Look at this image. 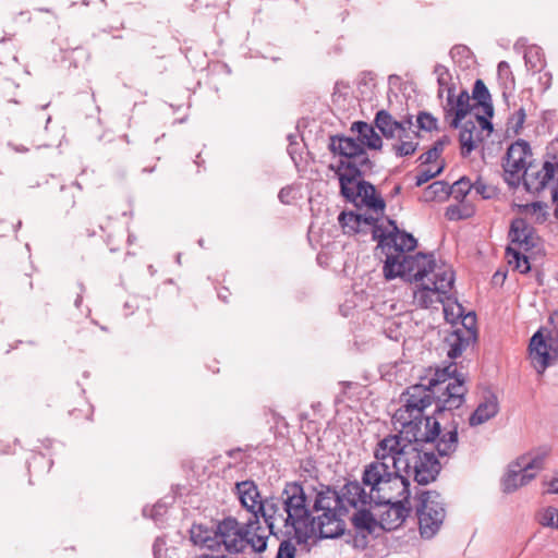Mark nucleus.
I'll use <instances>...</instances> for the list:
<instances>
[{
  "label": "nucleus",
  "mask_w": 558,
  "mask_h": 558,
  "mask_svg": "<svg viewBox=\"0 0 558 558\" xmlns=\"http://www.w3.org/2000/svg\"><path fill=\"white\" fill-rule=\"evenodd\" d=\"M373 238L386 255L383 267L387 280L402 278L415 283L413 303L416 306H428L439 301L441 294L454 280L452 267L438 263L432 254H410L416 247V239L400 231L393 220L387 226H373Z\"/></svg>",
  "instance_id": "nucleus-1"
},
{
  "label": "nucleus",
  "mask_w": 558,
  "mask_h": 558,
  "mask_svg": "<svg viewBox=\"0 0 558 558\" xmlns=\"http://www.w3.org/2000/svg\"><path fill=\"white\" fill-rule=\"evenodd\" d=\"M466 391L464 378L456 375V367L450 365L437 371L428 386L416 384L407 389L403 405L392 416L393 425L403 427V433L412 437L435 439L440 434V425L435 418L424 416V410L433 401L438 411L458 409L464 402Z\"/></svg>",
  "instance_id": "nucleus-2"
},
{
  "label": "nucleus",
  "mask_w": 558,
  "mask_h": 558,
  "mask_svg": "<svg viewBox=\"0 0 558 558\" xmlns=\"http://www.w3.org/2000/svg\"><path fill=\"white\" fill-rule=\"evenodd\" d=\"M235 488L242 507L254 514V519L260 514L269 534L295 537L299 542L313 534L314 524L308 517L304 487L300 484L287 483L279 498L264 501L253 481L236 483Z\"/></svg>",
  "instance_id": "nucleus-3"
},
{
  "label": "nucleus",
  "mask_w": 558,
  "mask_h": 558,
  "mask_svg": "<svg viewBox=\"0 0 558 558\" xmlns=\"http://www.w3.org/2000/svg\"><path fill=\"white\" fill-rule=\"evenodd\" d=\"M398 428V434L388 435L377 442L375 460L389 464L408 478L413 476L421 485L433 482L439 473L440 464L433 452L423 451L418 446L420 442H432L434 439L412 437L403 433V427Z\"/></svg>",
  "instance_id": "nucleus-4"
},
{
  "label": "nucleus",
  "mask_w": 558,
  "mask_h": 558,
  "mask_svg": "<svg viewBox=\"0 0 558 558\" xmlns=\"http://www.w3.org/2000/svg\"><path fill=\"white\" fill-rule=\"evenodd\" d=\"M343 494L352 508L380 505L397 498H410V481L389 464L374 460L364 466L362 483H347Z\"/></svg>",
  "instance_id": "nucleus-5"
},
{
  "label": "nucleus",
  "mask_w": 558,
  "mask_h": 558,
  "mask_svg": "<svg viewBox=\"0 0 558 558\" xmlns=\"http://www.w3.org/2000/svg\"><path fill=\"white\" fill-rule=\"evenodd\" d=\"M305 493L306 508L310 520L314 524L313 534L308 537L319 535L322 538H335L343 534L345 530L344 517L349 511L350 504L344 498L343 488L341 494L335 489L319 485L312 487Z\"/></svg>",
  "instance_id": "nucleus-6"
},
{
  "label": "nucleus",
  "mask_w": 558,
  "mask_h": 558,
  "mask_svg": "<svg viewBox=\"0 0 558 558\" xmlns=\"http://www.w3.org/2000/svg\"><path fill=\"white\" fill-rule=\"evenodd\" d=\"M216 538L218 553L221 547L230 554L242 553L247 545L254 551L263 553L267 548L268 534L258 519L241 524L236 519L228 517L216 524Z\"/></svg>",
  "instance_id": "nucleus-7"
},
{
  "label": "nucleus",
  "mask_w": 558,
  "mask_h": 558,
  "mask_svg": "<svg viewBox=\"0 0 558 558\" xmlns=\"http://www.w3.org/2000/svg\"><path fill=\"white\" fill-rule=\"evenodd\" d=\"M337 173L342 196L356 207H366L371 213L364 217V221L368 226H374L384 215L386 207L384 199L377 195L371 183L361 180V169L357 167L342 163Z\"/></svg>",
  "instance_id": "nucleus-8"
},
{
  "label": "nucleus",
  "mask_w": 558,
  "mask_h": 558,
  "mask_svg": "<svg viewBox=\"0 0 558 558\" xmlns=\"http://www.w3.org/2000/svg\"><path fill=\"white\" fill-rule=\"evenodd\" d=\"M415 514L420 535L425 539L433 538L441 529L446 508L440 494L435 490H423L416 496Z\"/></svg>",
  "instance_id": "nucleus-9"
},
{
  "label": "nucleus",
  "mask_w": 558,
  "mask_h": 558,
  "mask_svg": "<svg viewBox=\"0 0 558 558\" xmlns=\"http://www.w3.org/2000/svg\"><path fill=\"white\" fill-rule=\"evenodd\" d=\"M438 83V96L442 98L446 94V104L444 110L446 119L449 120L450 126L457 129L461 124L470 111V95L466 90H461L456 96V86L452 83V76L448 69L444 65H436L434 70Z\"/></svg>",
  "instance_id": "nucleus-10"
},
{
  "label": "nucleus",
  "mask_w": 558,
  "mask_h": 558,
  "mask_svg": "<svg viewBox=\"0 0 558 558\" xmlns=\"http://www.w3.org/2000/svg\"><path fill=\"white\" fill-rule=\"evenodd\" d=\"M532 150L527 142L518 140L512 143L504 158L505 180L510 186H518L522 175L532 165Z\"/></svg>",
  "instance_id": "nucleus-11"
},
{
  "label": "nucleus",
  "mask_w": 558,
  "mask_h": 558,
  "mask_svg": "<svg viewBox=\"0 0 558 558\" xmlns=\"http://www.w3.org/2000/svg\"><path fill=\"white\" fill-rule=\"evenodd\" d=\"M460 325L457 324L445 337L444 347L450 359H456L476 339V317L470 312L462 315Z\"/></svg>",
  "instance_id": "nucleus-12"
},
{
  "label": "nucleus",
  "mask_w": 558,
  "mask_h": 558,
  "mask_svg": "<svg viewBox=\"0 0 558 558\" xmlns=\"http://www.w3.org/2000/svg\"><path fill=\"white\" fill-rule=\"evenodd\" d=\"M462 121L463 119L461 122ZM492 131L493 124L485 117L478 114L470 116L469 112L464 118L459 135L461 154L463 156L469 155L477 147L484 137L489 136Z\"/></svg>",
  "instance_id": "nucleus-13"
},
{
  "label": "nucleus",
  "mask_w": 558,
  "mask_h": 558,
  "mask_svg": "<svg viewBox=\"0 0 558 558\" xmlns=\"http://www.w3.org/2000/svg\"><path fill=\"white\" fill-rule=\"evenodd\" d=\"M558 175V156L548 157L541 167L531 165L522 180L529 192H541Z\"/></svg>",
  "instance_id": "nucleus-14"
},
{
  "label": "nucleus",
  "mask_w": 558,
  "mask_h": 558,
  "mask_svg": "<svg viewBox=\"0 0 558 558\" xmlns=\"http://www.w3.org/2000/svg\"><path fill=\"white\" fill-rule=\"evenodd\" d=\"M530 357L536 372L543 374L558 359L556 340L553 338L545 340L543 333L537 331L530 341Z\"/></svg>",
  "instance_id": "nucleus-15"
},
{
  "label": "nucleus",
  "mask_w": 558,
  "mask_h": 558,
  "mask_svg": "<svg viewBox=\"0 0 558 558\" xmlns=\"http://www.w3.org/2000/svg\"><path fill=\"white\" fill-rule=\"evenodd\" d=\"M330 148L332 151L348 158V161H341L338 169L342 163H351L360 169V167L368 166L369 159L367 154L360 143V141L351 137H332L330 142Z\"/></svg>",
  "instance_id": "nucleus-16"
},
{
  "label": "nucleus",
  "mask_w": 558,
  "mask_h": 558,
  "mask_svg": "<svg viewBox=\"0 0 558 558\" xmlns=\"http://www.w3.org/2000/svg\"><path fill=\"white\" fill-rule=\"evenodd\" d=\"M386 510L380 514L379 527L385 531H393L398 529L408 518L410 513L409 498H397L391 501H383Z\"/></svg>",
  "instance_id": "nucleus-17"
},
{
  "label": "nucleus",
  "mask_w": 558,
  "mask_h": 558,
  "mask_svg": "<svg viewBox=\"0 0 558 558\" xmlns=\"http://www.w3.org/2000/svg\"><path fill=\"white\" fill-rule=\"evenodd\" d=\"M509 238L511 245L517 250L530 252L537 245L538 238L534 233V229L525 221V219L518 218L511 223Z\"/></svg>",
  "instance_id": "nucleus-18"
},
{
  "label": "nucleus",
  "mask_w": 558,
  "mask_h": 558,
  "mask_svg": "<svg viewBox=\"0 0 558 558\" xmlns=\"http://www.w3.org/2000/svg\"><path fill=\"white\" fill-rule=\"evenodd\" d=\"M412 119L408 118L407 128H403V132L391 140V150L398 157L411 156L418 147V133L412 130Z\"/></svg>",
  "instance_id": "nucleus-19"
},
{
  "label": "nucleus",
  "mask_w": 558,
  "mask_h": 558,
  "mask_svg": "<svg viewBox=\"0 0 558 558\" xmlns=\"http://www.w3.org/2000/svg\"><path fill=\"white\" fill-rule=\"evenodd\" d=\"M498 412L499 402L497 397L494 393H488L471 414L469 423L471 426L482 425L495 417Z\"/></svg>",
  "instance_id": "nucleus-20"
},
{
  "label": "nucleus",
  "mask_w": 558,
  "mask_h": 558,
  "mask_svg": "<svg viewBox=\"0 0 558 558\" xmlns=\"http://www.w3.org/2000/svg\"><path fill=\"white\" fill-rule=\"evenodd\" d=\"M375 125L386 140H392L407 128L408 118L397 121L388 111L379 110L375 116Z\"/></svg>",
  "instance_id": "nucleus-21"
},
{
  "label": "nucleus",
  "mask_w": 558,
  "mask_h": 558,
  "mask_svg": "<svg viewBox=\"0 0 558 558\" xmlns=\"http://www.w3.org/2000/svg\"><path fill=\"white\" fill-rule=\"evenodd\" d=\"M454 281L451 286L441 294L440 300L432 303L428 306H421L422 308L435 307L437 304H442L445 319L452 325V328L459 323L460 318L463 315V307L456 300H451L449 298V292L453 288Z\"/></svg>",
  "instance_id": "nucleus-22"
},
{
  "label": "nucleus",
  "mask_w": 558,
  "mask_h": 558,
  "mask_svg": "<svg viewBox=\"0 0 558 558\" xmlns=\"http://www.w3.org/2000/svg\"><path fill=\"white\" fill-rule=\"evenodd\" d=\"M351 131L356 132L359 135L360 143L369 149L379 150L383 147V140L380 135L375 131L374 126L363 122H354L351 126Z\"/></svg>",
  "instance_id": "nucleus-23"
},
{
  "label": "nucleus",
  "mask_w": 558,
  "mask_h": 558,
  "mask_svg": "<svg viewBox=\"0 0 558 558\" xmlns=\"http://www.w3.org/2000/svg\"><path fill=\"white\" fill-rule=\"evenodd\" d=\"M535 477V473H524L517 464L510 465L502 480V489L505 493H512L526 485Z\"/></svg>",
  "instance_id": "nucleus-24"
},
{
  "label": "nucleus",
  "mask_w": 558,
  "mask_h": 558,
  "mask_svg": "<svg viewBox=\"0 0 558 558\" xmlns=\"http://www.w3.org/2000/svg\"><path fill=\"white\" fill-rule=\"evenodd\" d=\"M191 541L196 546L218 553L216 527L214 530H210L202 524L193 525L191 529Z\"/></svg>",
  "instance_id": "nucleus-25"
},
{
  "label": "nucleus",
  "mask_w": 558,
  "mask_h": 558,
  "mask_svg": "<svg viewBox=\"0 0 558 558\" xmlns=\"http://www.w3.org/2000/svg\"><path fill=\"white\" fill-rule=\"evenodd\" d=\"M546 452H534L520 457L515 464L524 473H537L543 469Z\"/></svg>",
  "instance_id": "nucleus-26"
},
{
  "label": "nucleus",
  "mask_w": 558,
  "mask_h": 558,
  "mask_svg": "<svg viewBox=\"0 0 558 558\" xmlns=\"http://www.w3.org/2000/svg\"><path fill=\"white\" fill-rule=\"evenodd\" d=\"M436 442V449L439 456H449L454 452L458 446V432L457 428H452L446 433H444L440 437L439 435L433 440Z\"/></svg>",
  "instance_id": "nucleus-27"
},
{
  "label": "nucleus",
  "mask_w": 558,
  "mask_h": 558,
  "mask_svg": "<svg viewBox=\"0 0 558 558\" xmlns=\"http://www.w3.org/2000/svg\"><path fill=\"white\" fill-rule=\"evenodd\" d=\"M360 508L361 509L352 518L354 526L361 532H366L368 534L375 533L379 523L374 519L369 511L363 509L364 507Z\"/></svg>",
  "instance_id": "nucleus-28"
},
{
  "label": "nucleus",
  "mask_w": 558,
  "mask_h": 558,
  "mask_svg": "<svg viewBox=\"0 0 558 558\" xmlns=\"http://www.w3.org/2000/svg\"><path fill=\"white\" fill-rule=\"evenodd\" d=\"M519 211L534 222H543L547 217V205L543 202L523 204L519 205Z\"/></svg>",
  "instance_id": "nucleus-29"
},
{
  "label": "nucleus",
  "mask_w": 558,
  "mask_h": 558,
  "mask_svg": "<svg viewBox=\"0 0 558 558\" xmlns=\"http://www.w3.org/2000/svg\"><path fill=\"white\" fill-rule=\"evenodd\" d=\"M368 216V214L365 215H355L353 213H341L338 217V221L340 226L342 227L344 233H356L361 232V226L362 223L367 225L364 221V217Z\"/></svg>",
  "instance_id": "nucleus-30"
},
{
  "label": "nucleus",
  "mask_w": 558,
  "mask_h": 558,
  "mask_svg": "<svg viewBox=\"0 0 558 558\" xmlns=\"http://www.w3.org/2000/svg\"><path fill=\"white\" fill-rule=\"evenodd\" d=\"M449 194V185L446 182L435 181L424 190L422 198L425 202L442 201Z\"/></svg>",
  "instance_id": "nucleus-31"
},
{
  "label": "nucleus",
  "mask_w": 558,
  "mask_h": 558,
  "mask_svg": "<svg viewBox=\"0 0 558 558\" xmlns=\"http://www.w3.org/2000/svg\"><path fill=\"white\" fill-rule=\"evenodd\" d=\"M525 65L530 71L541 72L545 65L542 49L536 46L526 48L524 52Z\"/></svg>",
  "instance_id": "nucleus-32"
},
{
  "label": "nucleus",
  "mask_w": 558,
  "mask_h": 558,
  "mask_svg": "<svg viewBox=\"0 0 558 558\" xmlns=\"http://www.w3.org/2000/svg\"><path fill=\"white\" fill-rule=\"evenodd\" d=\"M526 252L517 250L515 247H507V258L510 265H513L517 270L521 274H525L530 270L529 258Z\"/></svg>",
  "instance_id": "nucleus-33"
},
{
  "label": "nucleus",
  "mask_w": 558,
  "mask_h": 558,
  "mask_svg": "<svg viewBox=\"0 0 558 558\" xmlns=\"http://www.w3.org/2000/svg\"><path fill=\"white\" fill-rule=\"evenodd\" d=\"M473 99L484 107V111L489 117L493 116V107L490 104V95L484 82L477 80L473 87Z\"/></svg>",
  "instance_id": "nucleus-34"
},
{
  "label": "nucleus",
  "mask_w": 558,
  "mask_h": 558,
  "mask_svg": "<svg viewBox=\"0 0 558 558\" xmlns=\"http://www.w3.org/2000/svg\"><path fill=\"white\" fill-rule=\"evenodd\" d=\"M537 519L543 526L558 530V508L547 507L542 509Z\"/></svg>",
  "instance_id": "nucleus-35"
},
{
  "label": "nucleus",
  "mask_w": 558,
  "mask_h": 558,
  "mask_svg": "<svg viewBox=\"0 0 558 558\" xmlns=\"http://www.w3.org/2000/svg\"><path fill=\"white\" fill-rule=\"evenodd\" d=\"M525 118V110L523 108H519L508 120V131H512L513 134H519L523 128Z\"/></svg>",
  "instance_id": "nucleus-36"
},
{
  "label": "nucleus",
  "mask_w": 558,
  "mask_h": 558,
  "mask_svg": "<svg viewBox=\"0 0 558 558\" xmlns=\"http://www.w3.org/2000/svg\"><path fill=\"white\" fill-rule=\"evenodd\" d=\"M444 170V165H438L436 167H428L426 169H422L417 174H416V181H415V184L417 186H421L423 185L424 183L428 182L429 180H432L433 178L437 177L438 174L441 173V171Z\"/></svg>",
  "instance_id": "nucleus-37"
},
{
  "label": "nucleus",
  "mask_w": 558,
  "mask_h": 558,
  "mask_svg": "<svg viewBox=\"0 0 558 558\" xmlns=\"http://www.w3.org/2000/svg\"><path fill=\"white\" fill-rule=\"evenodd\" d=\"M288 539H284L280 543L276 558H295L296 548L291 543V539H295L298 543H300L295 537H289L286 536ZM310 538L306 539V542ZM305 543V541L303 542Z\"/></svg>",
  "instance_id": "nucleus-38"
},
{
  "label": "nucleus",
  "mask_w": 558,
  "mask_h": 558,
  "mask_svg": "<svg viewBox=\"0 0 558 558\" xmlns=\"http://www.w3.org/2000/svg\"><path fill=\"white\" fill-rule=\"evenodd\" d=\"M444 150V145L441 142H437L432 148H429L426 153L420 156V160L422 165H430L440 157Z\"/></svg>",
  "instance_id": "nucleus-39"
},
{
  "label": "nucleus",
  "mask_w": 558,
  "mask_h": 558,
  "mask_svg": "<svg viewBox=\"0 0 558 558\" xmlns=\"http://www.w3.org/2000/svg\"><path fill=\"white\" fill-rule=\"evenodd\" d=\"M417 125L421 130L432 131L437 126V120L427 112H421L416 119Z\"/></svg>",
  "instance_id": "nucleus-40"
},
{
  "label": "nucleus",
  "mask_w": 558,
  "mask_h": 558,
  "mask_svg": "<svg viewBox=\"0 0 558 558\" xmlns=\"http://www.w3.org/2000/svg\"><path fill=\"white\" fill-rule=\"evenodd\" d=\"M473 190V184L469 182V180L461 179L457 181L452 185V193L454 194L456 198L464 197L469 192Z\"/></svg>",
  "instance_id": "nucleus-41"
},
{
  "label": "nucleus",
  "mask_w": 558,
  "mask_h": 558,
  "mask_svg": "<svg viewBox=\"0 0 558 558\" xmlns=\"http://www.w3.org/2000/svg\"><path fill=\"white\" fill-rule=\"evenodd\" d=\"M385 331L390 339L396 341H398L402 336V332L399 330V325L396 320H388L385 327Z\"/></svg>",
  "instance_id": "nucleus-42"
},
{
  "label": "nucleus",
  "mask_w": 558,
  "mask_h": 558,
  "mask_svg": "<svg viewBox=\"0 0 558 558\" xmlns=\"http://www.w3.org/2000/svg\"><path fill=\"white\" fill-rule=\"evenodd\" d=\"M476 194L482 195L483 198H489L492 196L493 190L486 186L483 182L477 181L473 184V190Z\"/></svg>",
  "instance_id": "nucleus-43"
},
{
  "label": "nucleus",
  "mask_w": 558,
  "mask_h": 558,
  "mask_svg": "<svg viewBox=\"0 0 558 558\" xmlns=\"http://www.w3.org/2000/svg\"><path fill=\"white\" fill-rule=\"evenodd\" d=\"M497 72H498L499 77H501V78H505V80L512 78L510 65L506 61L499 62Z\"/></svg>",
  "instance_id": "nucleus-44"
},
{
  "label": "nucleus",
  "mask_w": 558,
  "mask_h": 558,
  "mask_svg": "<svg viewBox=\"0 0 558 558\" xmlns=\"http://www.w3.org/2000/svg\"><path fill=\"white\" fill-rule=\"evenodd\" d=\"M292 193L293 189L291 186H287L280 190L278 197L281 203L290 204L293 198Z\"/></svg>",
  "instance_id": "nucleus-45"
},
{
  "label": "nucleus",
  "mask_w": 558,
  "mask_h": 558,
  "mask_svg": "<svg viewBox=\"0 0 558 558\" xmlns=\"http://www.w3.org/2000/svg\"><path fill=\"white\" fill-rule=\"evenodd\" d=\"M548 323L551 327V332H554L558 337V312H554L550 314Z\"/></svg>",
  "instance_id": "nucleus-46"
},
{
  "label": "nucleus",
  "mask_w": 558,
  "mask_h": 558,
  "mask_svg": "<svg viewBox=\"0 0 558 558\" xmlns=\"http://www.w3.org/2000/svg\"><path fill=\"white\" fill-rule=\"evenodd\" d=\"M547 493H549V494H558V476L554 477L548 483Z\"/></svg>",
  "instance_id": "nucleus-47"
},
{
  "label": "nucleus",
  "mask_w": 558,
  "mask_h": 558,
  "mask_svg": "<svg viewBox=\"0 0 558 558\" xmlns=\"http://www.w3.org/2000/svg\"><path fill=\"white\" fill-rule=\"evenodd\" d=\"M539 81L544 85V88L547 89L550 86V82H551L550 73L546 72L543 75H541Z\"/></svg>",
  "instance_id": "nucleus-48"
},
{
  "label": "nucleus",
  "mask_w": 558,
  "mask_h": 558,
  "mask_svg": "<svg viewBox=\"0 0 558 558\" xmlns=\"http://www.w3.org/2000/svg\"><path fill=\"white\" fill-rule=\"evenodd\" d=\"M458 208L457 207H449L447 209V213L446 215L448 216L449 219H456V218H461V216L459 215L458 213Z\"/></svg>",
  "instance_id": "nucleus-49"
},
{
  "label": "nucleus",
  "mask_w": 558,
  "mask_h": 558,
  "mask_svg": "<svg viewBox=\"0 0 558 558\" xmlns=\"http://www.w3.org/2000/svg\"><path fill=\"white\" fill-rule=\"evenodd\" d=\"M196 558H228L225 554H202L198 555Z\"/></svg>",
  "instance_id": "nucleus-50"
},
{
  "label": "nucleus",
  "mask_w": 558,
  "mask_h": 558,
  "mask_svg": "<svg viewBox=\"0 0 558 558\" xmlns=\"http://www.w3.org/2000/svg\"><path fill=\"white\" fill-rule=\"evenodd\" d=\"M162 509L163 507L160 505L155 506L154 509L151 510L154 513H151L150 515L155 518L156 514H161Z\"/></svg>",
  "instance_id": "nucleus-51"
},
{
  "label": "nucleus",
  "mask_w": 558,
  "mask_h": 558,
  "mask_svg": "<svg viewBox=\"0 0 558 558\" xmlns=\"http://www.w3.org/2000/svg\"><path fill=\"white\" fill-rule=\"evenodd\" d=\"M555 217L557 218L558 220V205H557V208L555 209Z\"/></svg>",
  "instance_id": "nucleus-52"
},
{
  "label": "nucleus",
  "mask_w": 558,
  "mask_h": 558,
  "mask_svg": "<svg viewBox=\"0 0 558 558\" xmlns=\"http://www.w3.org/2000/svg\"><path fill=\"white\" fill-rule=\"evenodd\" d=\"M14 149H15V151H26V149H24V148H23V149H20V148H17V147H14Z\"/></svg>",
  "instance_id": "nucleus-53"
},
{
  "label": "nucleus",
  "mask_w": 558,
  "mask_h": 558,
  "mask_svg": "<svg viewBox=\"0 0 558 558\" xmlns=\"http://www.w3.org/2000/svg\"><path fill=\"white\" fill-rule=\"evenodd\" d=\"M80 302H81V299H77V300L75 301L76 306H78V303H80Z\"/></svg>",
  "instance_id": "nucleus-54"
}]
</instances>
